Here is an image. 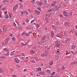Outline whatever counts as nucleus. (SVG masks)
Masks as SVG:
<instances>
[{
    "label": "nucleus",
    "mask_w": 77,
    "mask_h": 77,
    "mask_svg": "<svg viewBox=\"0 0 77 77\" xmlns=\"http://www.w3.org/2000/svg\"><path fill=\"white\" fill-rule=\"evenodd\" d=\"M59 8H60V6H59L58 8L57 7H54V8L52 9L54 11H59Z\"/></svg>",
    "instance_id": "f257e3e1"
},
{
    "label": "nucleus",
    "mask_w": 77,
    "mask_h": 77,
    "mask_svg": "<svg viewBox=\"0 0 77 77\" xmlns=\"http://www.w3.org/2000/svg\"><path fill=\"white\" fill-rule=\"evenodd\" d=\"M63 15L64 16V17H68L69 16V15L67 12H65V11H63Z\"/></svg>",
    "instance_id": "f03ea898"
},
{
    "label": "nucleus",
    "mask_w": 77,
    "mask_h": 77,
    "mask_svg": "<svg viewBox=\"0 0 77 77\" xmlns=\"http://www.w3.org/2000/svg\"><path fill=\"white\" fill-rule=\"evenodd\" d=\"M55 45L57 47H59L60 46V43L58 42H56L55 43Z\"/></svg>",
    "instance_id": "7ed1b4c3"
},
{
    "label": "nucleus",
    "mask_w": 77,
    "mask_h": 77,
    "mask_svg": "<svg viewBox=\"0 0 77 77\" xmlns=\"http://www.w3.org/2000/svg\"><path fill=\"white\" fill-rule=\"evenodd\" d=\"M40 11H38V10H35V11H34V13H35V14H36V15H39V14H40Z\"/></svg>",
    "instance_id": "20e7f679"
},
{
    "label": "nucleus",
    "mask_w": 77,
    "mask_h": 77,
    "mask_svg": "<svg viewBox=\"0 0 77 77\" xmlns=\"http://www.w3.org/2000/svg\"><path fill=\"white\" fill-rule=\"evenodd\" d=\"M77 61H74L72 62L71 63V65H76L77 64Z\"/></svg>",
    "instance_id": "39448f33"
},
{
    "label": "nucleus",
    "mask_w": 77,
    "mask_h": 77,
    "mask_svg": "<svg viewBox=\"0 0 77 77\" xmlns=\"http://www.w3.org/2000/svg\"><path fill=\"white\" fill-rule=\"evenodd\" d=\"M14 60L16 62V63H19V60L18 59H17V58H15L14 59Z\"/></svg>",
    "instance_id": "423d86ee"
},
{
    "label": "nucleus",
    "mask_w": 77,
    "mask_h": 77,
    "mask_svg": "<svg viewBox=\"0 0 77 77\" xmlns=\"http://www.w3.org/2000/svg\"><path fill=\"white\" fill-rule=\"evenodd\" d=\"M65 67L64 66H61V71H63L65 70Z\"/></svg>",
    "instance_id": "0eeeda50"
},
{
    "label": "nucleus",
    "mask_w": 77,
    "mask_h": 77,
    "mask_svg": "<svg viewBox=\"0 0 77 77\" xmlns=\"http://www.w3.org/2000/svg\"><path fill=\"white\" fill-rule=\"evenodd\" d=\"M51 37H53L54 36V32L53 31H51Z\"/></svg>",
    "instance_id": "6e6552de"
},
{
    "label": "nucleus",
    "mask_w": 77,
    "mask_h": 77,
    "mask_svg": "<svg viewBox=\"0 0 77 77\" xmlns=\"http://www.w3.org/2000/svg\"><path fill=\"white\" fill-rule=\"evenodd\" d=\"M8 38H7L5 40V45H6L7 44H8Z\"/></svg>",
    "instance_id": "1a4fd4ad"
},
{
    "label": "nucleus",
    "mask_w": 77,
    "mask_h": 77,
    "mask_svg": "<svg viewBox=\"0 0 77 77\" xmlns=\"http://www.w3.org/2000/svg\"><path fill=\"white\" fill-rule=\"evenodd\" d=\"M38 5H39V6H42V2H37Z\"/></svg>",
    "instance_id": "9d476101"
},
{
    "label": "nucleus",
    "mask_w": 77,
    "mask_h": 77,
    "mask_svg": "<svg viewBox=\"0 0 77 77\" xmlns=\"http://www.w3.org/2000/svg\"><path fill=\"white\" fill-rule=\"evenodd\" d=\"M45 38H46V37L45 36H43L41 38L42 41H44V40H45Z\"/></svg>",
    "instance_id": "9b49d317"
},
{
    "label": "nucleus",
    "mask_w": 77,
    "mask_h": 77,
    "mask_svg": "<svg viewBox=\"0 0 77 77\" xmlns=\"http://www.w3.org/2000/svg\"><path fill=\"white\" fill-rule=\"evenodd\" d=\"M3 29L4 32H6V30H7L6 28V27H5V26H4L3 27Z\"/></svg>",
    "instance_id": "f8f14e48"
},
{
    "label": "nucleus",
    "mask_w": 77,
    "mask_h": 77,
    "mask_svg": "<svg viewBox=\"0 0 77 77\" xmlns=\"http://www.w3.org/2000/svg\"><path fill=\"white\" fill-rule=\"evenodd\" d=\"M70 41V39L69 38H66L65 41V42L66 43L68 42V41Z\"/></svg>",
    "instance_id": "ddd939ff"
},
{
    "label": "nucleus",
    "mask_w": 77,
    "mask_h": 77,
    "mask_svg": "<svg viewBox=\"0 0 77 77\" xmlns=\"http://www.w3.org/2000/svg\"><path fill=\"white\" fill-rule=\"evenodd\" d=\"M53 8H51L48 10V12H53Z\"/></svg>",
    "instance_id": "4468645a"
},
{
    "label": "nucleus",
    "mask_w": 77,
    "mask_h": 77,
    "mask_svg": "<svg viewBox=\"0 0 77 77\" xmlns=\"http://www.w3.org/2000/svg\"><path fill=\"white\" fill-rule=\"evenodd\" d=\"M36 70L37 71H41V67H38L36 69Z\"/></svg>",
    "instance_id": "2eb2a0df"
},
{
    "label": "nucleus",
    "mask_w": 77,
    "mask_h": 77,
    "mask_svg": "<svg viewBox=\"0 0 77 77\" xmlns=\"http://www.w3.org/2000/svg\"><path fill=\"white\" fill-rule=\"evenodd\" d=\"M6 55H8V54H9V50L7 49L6 50Z\"/></svg>",
    "instance_id": "dca6fc26"
},
{
    "label": "nucleus",
    "mask_w": 77,
    "mask_h": 77,
    "mask_svg": "<svg viewBox=\"0 0 77 77\" xmlns=\"http://www.w3.org/2000/svg\"><path fill=\"white\" fill-rule=\"evenodd\" d=\"M65 24H67V25H68V26H70V23L68 22H66L65 23Z\"/></svg>",
    "instance_id": "f3484780"
},
{
    "label": "nucleus",
    "mask_w": 77,
    "mask_h": 77,
    "mask_svg": "<svg viewBox=\"0 0 77 77\" xmlns=\"http://www.w3.org/2000/svg\"><path fill=\"white\" fill-rule=\"evenodd\" d=\"M72 15V12L71 11H70L69 13V17H71Z\"/></svg>",
    "instance_id": "a211bd4d"
},
{
    "label": "nucleus",
    "mask_w": 77,
    "mask_h": 77,
    "mask_svg": "<svg viewBox=\"0 0 77 77\" xmlns=\"http://www.w3.org/2000/svg\"><path fill=\"white\" fill-rule=\"evenodd\" d=\"M46 72L47 73H49V74H50V72H51V71L49 69L46 70Z\"/></svg>",
    "instance_id": "6ab92c4d"
},
{
    "label": "nucleus",
    "mask_w": 77,
    "mask_h": 77,
    "mask_svg": "<svg viewBox=\"0 0 77 77\" xmlns=\"http://www.w3.org/2000/svg\"><path fill=\"white\" fill-rule=\"evenodd\" d=\"M76 48V46H75V45H73L72 46V49H75Z\"/></svg>",
    "instance_id": "aec40b11"
},
{
    "label": "nucleus",
    "mask_w": 77,
    "mask_h": 77,
    "mask_svg": "<svg viewBox=\"0 0 77 77\" xmlns=\"http://www.w3.org/2000/svg\"><path fill=\"white\" fill-rule=\"evenodd\" d=\"M41 56L42 57H45V56H46V54H42L41 55Z\"/></svg>",
    "instance_id": "412c9836"
},
{
    "label": "nucleus",
    "mask_w": 77,
    "mask_h": 77,
    "mask_svg": "<svg viewBox=\"0 0 77 77\" xmlns=\"http://www.w3.org/2000/svg\"><path fill=\"white\" fill-rule=\"evenodd\" d=\"M36 20V18H34L33 20L31 21V23H33V22H35Z\"/></svg>",
    "instance_id": "4be33fe9"
},
{
    "label": "nucleus",
    "mask_w": 77,
    "mask_h": 77,
    "mask_svg": "<svg viewBox=\"0 0 77 77\" xmlns=\"http://www.w3.org/2000/svg\"><path fill=\"white\" fill-rule=\"evenodd\" d=\"M40 74L41 75H44L45 74V72H40Z\"/></svg>",
    "instance_id": "5701e85b"
},
{
    "label": "nucleus",
    "mask_w": 77,
    "mask_h": 77,
    "mask_svg": "<svg viewBox=\"0 0 77 77\" xmlns=\"http://www.w3.org/2000/svg\"><path fill=\"white\" fill-rule=\"evenodd\" d=\"M55 57H56V59L57 60L59 58V55H55Z\"/></svg>",
    "instance_id": "b1692460"
},
{
    "label": "nucleus",
    "mask_w": 77,
    "mask_h": 77,
    "mask_svg": "<svg viewBox=\"0 0 77 77\" xmlns=\"http://www.w3.org/2000/svg\"><path fill=\"white\" fill-rule=\"evenodd\" d=\"M49 65H53V61H51L49 63Z\"/></svg>",
    "instance_id": "393cba45"
},
{
    "label": "nucleus",
    "mask_w": 77,
    "mask_h": 77,
    "mask_svg": "<svg viewBox=\"0 0 77 77\" xmlns=\"http://www.w3.org/2000/svg\"><path fill=\"white\" fill-rule=\"evenodd\" d=\"M30 53L31 54H33V53H35V51H30Z\"/></svg>",
    "instance_id": "a878e982"
},
{
    "label": "nucleus",
    "mask_w": 77,
    "mask_h": 77,
    "mask_svg": "<svg viewBox=\"0 0 77 77\" xmlns=\"http://www.w3.org/2000/svg\"><path fill=\"white\" fill-rule=\"evenodd\" d=\"M45 42V41H44L43 40H42L40 42V44H43V43H44Z\"/></svg>",
    "instance_id": "bb28decb"
},
{
    "label": "nucleus",
    "mask_w": 77,
    "mask_h": 77,
    "mask_svg": "<svg viewBox=\"0 0 77 77\" xmlns=\"http://www.w3.org/2000/svg\"><path fill=\"white\" fill-rule=\"evenodd\" d=\"M47 0H45L44 2L43 3L44 5H45L47 4Z\"/></svg>",
    "instance_id": "cd10ccee"
},
{
    "label": "nucleus",
    "mask_w": 77,
    "mask_h": 77,
    "mask_svg": "<svg viewBox=\"0 0 77 77\" xmlns=\"http://www.w3.org/2000/svg\"><path fill=\"white\" fill-rule=\"evenodd\" d=\"M12 40L14 42V41H15V38L14 37H13L12 38Z\"/></svg>",
    "instance_id": "c85d7f7f"
},
{
    "label": "nucleus",
    "mask_w": 77,
    "mask_h": 77,
    "mask_svg": "<svg viewBox=\"0 0 77 77\" xmlns=\"http://www.w3.org/2000/svg\"><path fill=\"white\" fill-rule=\"evenodd\" d=\"M25 21L26 23H28L29 21V20L28 19H26L25 20Z\"/></svg>",
    "instance_id": "c756f323"
},
{
    "label": "nucleus",
    "mask_w": 77,
    "mask_h": 77,
    "mask_svg": "<svg viewBox=\"0 0 77 77\" xmlns=\"http://www.w3.org/2000/svg\"><path fill=\"white\" fill-rule=\"evenodd\" d=\"M2 72H3V69H0V73H2Z\"/></svg>",
    "instance_id": "7c9ffc66"
},
{
    "label": "nucleus",
    "mask_w": 77,
    "mask_h": 77,
    "mask_svg": "<svg viewBox=\"0 0 77 77\" xmlns=\"http://www.w3.org/2000/svg\"><path fill=\"white\" fill-rule=\"evenodd\" d=\"M14 52H15V51H13L11 52V56H13V55H14Z\"/></svg>",
    "instance_id": "2f4dec72"
},
{
    "label": "nucleus",
    "mask_w": 77,
    "mask_h": 77,
    "mask_svg": "<svg viewBox=\"0 0 77 77\" xmlns=\"http://www.w3.org/2000/svg\"><path fill=\"white\" fill-rule=\"evenodd\" d=\"M13 10L14 11H16V6H14L13 8Z\"/></svg>",
    "instance_id": "473e14b6"
},
{
    "label": "nucleus",
    "mask_w": 77,
    "mask_h": 77,
    "mask_svg": "<svg viewBox=\"0 0 77 77\" xmlns=\"http://www.w3.org/2000/svg\"><path fill=\"white\" fill-rule=\"evenodd\" d=\"M31 2L32 4L35 3V0H32V1H31Z\"/></svg>",
    "instance_id": "72a5a7b5"
},
{
    "label": "nucleus",
    "mask_w": 77,
    "mask_h": 77,
    "mask_svg": "<svg viewBox=\"0 0 77 77\" xmlns=\"http://www.w3.org/2000/svg\"><path fill=\"white\" fill-rule=\"evenodd\" d=\"M52 6H54L55 5H56V4L53 3L51 5Z\"/></svg>",
    "instance_id": "f704fd0d"
},
{
    "label": "nucleus",
    "mask_w": 77,
    "mask_h": 77,
    "mask_svg": "<svg viewBox=\"0 0 77 77\" xmlns=\"http://www.w3.org/2000/svg\"><path fill=\"white\" fill-rule=\"evenodd\" d=\"M7 2H8V0H5L3 2V3H7Z\"/></svg>",
    "instance_id": "c9c22d12"
},
{
    "label": "nucleus",
    "mask_w": 77,
    "mask_h": 77,
    "mask_svg": "<svg viewBox=\"0 0 77 77\" xmlns=\"http://www.w3.org/2000/svg\"><path fill=\"white\" fill-rule=\"evenodd\" d=\"M56 24L57 26H58V25L59 24V22L57 21L56 22Z\"/></svg>",
    "instance_id": "e433bc0d"
},
{
    "label": "nucleus",
    "mask_w": 77,
    "mask_h": 77,
    "mask_svg": "<svg viewBox=\"0 0 77 77\" xmlns=\"http://www.w3.org/2000/svg\"><path fill=\"white\" fill-rule=\"evenodd\" d=\"M55 72H53L51 74V75H55Z\"/></svg>",
    "instance_id": "4c0bfd02"
},
{
    "label": "nucleus",
    "mask_w": 77,
    "mask_h": 77,
    "mask_svg": "<svg viewBox=\"0 0 77 77\" xmlns=\"http://www.w3.org/2000/svg\"><path fill=\"white\" fill-rule=\"evenodd\" d=\"M21 45L22 46H24V45H25V44H24V43H23V42H21Z\"/></svg>",
    "instance_id": "58836bf2"
},
{
    "label": "nucleus",
    "mask_w": 77,
    "mask_h": 77,
    "mask_svg": "<svg viewBox=\"0 0 77 77\" xmlns=\"http://www.w3.org/2000/svg\"><path fill=\"white\" fill-rule=\"evenodd\" d=\"M25 36H29V33H25Z\"/></svg>",
    "instance_id": "ea45409f"
},
{
    "label": "nucleus",
    "mask_w": 77,
    "mask_h": 77,
    "mask_svg": "<svg viewBox=\"0 0 77 77\" xmlns=\"http://www.w3.org/2000/svg\"><path fill=\"white\" fill-rule=\"evenodd\" d=\"M36 25H37V28H38H38H39V26H40L39 24H36Z\"/></svg>",
    "instance_id": "a19ab883"
},
{
    "label": "nucleus",
    "mask_w": 77,
    "mask_h": 77,
    "mask_svg": "<svg viewBox=\"0 0 77 77\" xmlns=\"http://www.w3.org/2000/svg\"><path fill=\"white\" fill-rule=\"evenodd\" d=\"M1 59H5V57L4 56H1L0 57Z\"/></svg>",
    "instance_id": "79ce46f5"
},
{
    "label": "nucleus",
    "mask_w": 77,
    "mask_h": 77,
    "mask_svg": "<svg viewBox=\"0 0 77 77\" xmlns=\"http://www.w3.org/2000/svg\"><path fill=\"white\" fill-rule=\"evenodd\" d=\"M21 29V27H17L15 28L16 29Z\"/></svg>",
    "instance_id": "37998d69"
},
{
    "label": "nucleus",
    "mask_w": 77,
    "mask_h": 77,
    "mask_svg": "<svg viewBox=\"0 0 77 77\" xmlns=\"http://www.w3.org/2000/svg\"><path fill=\"white\" fill-rule=\"evenodd\" d=\"M37 9H38V11H41V8H37Z\"/></svg>",
    "instance_id": "c03bdc74"
},
{
    "label": "nucleus",
    "mask_w": 77,
    "mask_h": 77,
    "mask_svg": "<svg viewBox=\"0 0 77 77\" xmlns=\"http://www.w3.org/2000/svg\"><path fill=\"white\" fill-rule=\"evenodd\" d=\"M19 5H20V8H23V5L21 4L20 3Z\"/></svg>",
    "instance_id": "a18cd8bd"
},
{
    "label": "nucleus",
    "mask_w": 77,
    "mask_h": 77,
    "mask_svg": "<svg viewBox=\"0 0 77 77\" xmlns=\"http://www.w3.org/2000/svg\"><path fill=\"white\" fill-rule=\"evenodd\" d=\"M26 29L27 30H31V29H30V28L29 27H26Z\"/></svg>",
    "instance_id": "49530a36"
},
{
    "label": "nucleus",
    "mask_w": 77,
    "mask_h": 77,
    "mask_svg": "<svg viewBox=\"0 0 77 77\" xmlns=\"http://www.w3.org/2000/svg\"><path fill=\"white\" fill-rule=\"evenodd\" d=\"M12 77H17V75H12Z\"/></svg>",
    "instance_id": "de8ad7c7"
},
{
    "label": "nucleus",
    "mask_w": 77,
    "mask_h": 77,
    "mask_svg": "<svg viewBox=\"0 0 77 77\" xmlns=\"http://www.w3.org/2000/svg\"><path fill=\"white\" fill-rule=\"evenodd\" d=\"M6 18L8 19L9 18V16L8 15H6L5 16Z\"/></svg>",
    "instance_id": "09e8293b"
},
{
    "label": "nucleus",
    "mask_w": 77,
    "mask_h": 77,
    "mask_svg": "<svg viewBox=\"0 0 77 77\" xmlns=\"http://www.w3.org/2000/svg\"><path fill=\"white\" fill-rule=\"evenodd\" d=\"M31 62H33V63H35V61L33 60H31Z\"/></svg>",
    "instance_id": "8fccbe9b"
},
{
    "label": "nucleus",
    "mask_w": 77,
    "mask_h": 77,
    "mask_svg": "<svg viewBox=\"0 0 77 77\" xmlns=\"http://www.w3.org/2000/svg\"><path fill=\"white\" fill-rule=\"evenodd\" d=\"M5 10H6V8H2V10L3 11H5Z\"/></svg>",
    "instance_id": "3c124183"
},
{
    "label": "nucleus",
    "mask_w": 77,
    "mask_h": 77,
    "mask_svg": "<svg viewBox=\"0 0 77 77\" xmlns=\"http://www.w3.org/2000/svg\"><path fill=\"white\" fill-rule=\"evenodd\" d=\"M36 30L37 31H38V32H40V29H36Z\"/></svg>",
    "instance_id": "603ef678"
},
{
    "label": "nucleus",
    "mask_w": 77,
    "mask_h": 77,
    "mask_svg": "<svg viewBox=\"0 0 77 77\" xmlns=\"http://www.w3.org/2000/svg\"><path fill=\"white\" fill-rule=\"evenodd\" d=\"M2 29H0V35L2 34Z\"/></svg>",
    "instance_id": "864d4df0"
},
{
    "label": "nucleus",
    "mask_w": 77,
    "mask_h": 77,
    "mask_svg": "<svg viewBox=\"0 0 77 77\" xmlns=\"http://www.w3.org/2000/svg\"><path fill=\"white\" fill-rule=\"evenodd\" d=\"M28 11L29 12H32V10L30 9H28Z\"/></svg>",
    "instance_id": "5fc2aeb1"
},
{
    "label": "nucleus",
    "mask_w": 77,
    "mask_h": 77,
    "mask_svg": "<svg viewBox=\"0 0 77 77\" xmlns=\"http://www.w3.org/2000/svg\"><path fill=\"white\" fill-rule=\"evenodd\" d=\"M50 77H56V76H55L54 75H51L50 76Z\"/></svg>",
    "instance_id": "6e6d98bb"
},
{
    "label": "nucleus",
    "mask_w": 77,
    "mask_h": 77,
    "mask_svg": "<svg viewBox=\"0 0 77 77\" xmlns=\"http://www.w3.org/2000/svg\"><path fill=\"white\" fill-rule=\"evenodd\" d=\"M14 35H13V34H10V36H11V37H12V36H13Z\"/></svg>",
    "instance_id": "4d7b16f0"
},
{
    "label": "nucleus",
    "mask_w": 77,
    "mask_h": 77,
    "mask_svg": "<svg viewBox=\"0 0 77 77\" xmlns=\"http://www.w3.org/2000/svg\"><path fill=\"white\" fill-rule=\"evenodd\" d=\"M53 3H54V4H56V3H57V2L56 1H54Z\"/></svg>",
    "instance_id": "13d9d810"
},
{
    "label": "nucleus",
    "mask_w": 77,
    "mask_h": 77,
    "mask_svg": "<svg viewBox=\"0 0 77 77\" xmlns=\"http://www.w3.org/2000/svg\"><path fill=\"white\" fill-rule=\"evenodd\" d=\"M53 27L54 30H56V26H55Z\"/></svg>",
    "instance_id": "bf43d9fd"
},
{
    "label": "nucleus",
    "mask_w": 77,
    "mask_h": 77,
    "mask_svg": "<svg viewBox=\"0 0 77 77\" xmlns=\"http://www.w3.org/2000/svg\"><path fill=\"white\" fill-rule=\"evenodd\" d=\"M57 53L58 54H60V52H59V51H57Z\"/></svg>",
    "instance_id": "052dcab7"
},
{
    "label": "nucleus",
    "mask_w": 77,
    "mask_h": 77,
    "mask_svg": "<svg viewBox=\"0 0 77 77\" xmlns=\"http://www.w3.org/2000/svg\"><path fill=\"white\" fill-rule=\"evenodd\" d=\"M25 22L24 21L23 22V26H24V25H25Z\"/></svg>",
    "instance_id": "680f3d73"
},
{
    "label": "nucleus",
    "mask_w": 77,
    "mask_h": 77,
    "mask_svg": "<svg viewBox=\"0 0 77 77\" xmlns=\"http://www.w3.org/2000/svg\"><path fill=\"white\" fill-rule=\"evenodd\" d=\"M67 58H70V56H66Z\"/></svg>",
    "instance_id": "e2e57ef3"
},
{
    "label": "nucleus",
    "mask_w": 77,
    "mask_h": 77,
    "mask_svg": "<svg viewBox=\"0 0 77 77\" xmlns=\"http://www.w3.org/2000/svg\"><path fill=\"white\" fill-rule=\"evenodd\" d=\"M22 55L23 56H24V53H22Z\"/></svg>",
    "instance_id": "0e129e2a"
},
{
    "label": "nucleus",
    "mask_w": 77,
    "mask_h": 77,
    "mask_svg": "<svg viewBox=\"0 0 77 77\" xmlns=\"http://www.w3.org/2000/svg\"><path fill=\"white\" fill-rule=\"evenodd\" d=\"M60 17L62 18V17H63V15H60Z\"/></svg>",
    "instance_id": "69168bd1"
},
{
    "label": "nucleus",
    "mask_w": 77,
    "mask_h": 77,
    "mask_svg": "<svg viewBox=\"0 0 77 77\" xmlns=\"http://www.w3.org/2000/svg\"><path fill=\"white\" fill-rule=\"evenodd\" d=\"M32 32H29V33L30 34H31V33H32Z\"/></svg>",
    "instance_id": "338daca9"
},
{
    "label": "nucleus",
    "mask_w": 77,
    "mask_h": 77,
    "mask_svg": "<svg viewBox=\"0 0 77 77\" xmlns=\"http://www.w3.org/2000/svg\"><path fill=\"white\" fill-rule=\"evenodd\" d=\"M75 35L76 36H77V32H75Z\"/></svg>",
    "instance_id": "774afa93"
}]
</instances>
